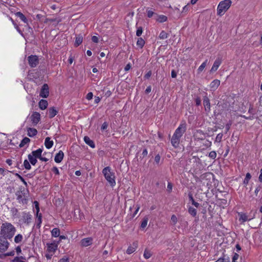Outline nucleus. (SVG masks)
I'll use <instances>...</instances> for the list:
<instances>
[{
  "mask_svg": "<svg viewBox=\"0 0 262 262\" xmlns=\"http://www.w3.org/2000/svg\"><path fill=\"white\" fill-rule=\"evenodd\" d=\"M24 166L25 169L29 170L31 169V166L27 160H25L24 162Z\"/></svg>",
  "mask_w": 262,
  "mask_h": 262,
  "instance_id": "nucleus-37",
  "label": "nucleus"
},
{
  "mask_svg": "<svg viewBox=\"0 0 262 262\" xmlns=\"http://www.w3.org/2000/svg\"><path fill=\"white\" fill-rule=\"evenodd\" d=\"M180 142V125L177 128L172 137L171 140V143L172 146L175 147H178L179 146Z\"/></svg>",
  "mask_w": 262,
  "mask_h": 262,
  "instance_id": "nucleus-4",
  "label": "nucleus"
},
{
  "mask_svg": "<svg viewBox=\"0 0 262 262\" xmlns=\"http://www.w3.org/2000/svg\"><path fill=\"white\" fill-rule=\"evenodd\" d=\"M51 235L53 237H57L60 235V230L59 228H55L51 231Z\"/></svg>",
  "mask_w": 262,
  "mask_h": 262,
  "instance_id": "nucleus-25",
  "label": "nucleus"
},
{
  "mask_svg": "<svg viewBox=\"0 0 262 262\" xmlns=\"http://www.w3.org/2000/svg\"><path fill=\"white\" fill-rule=\"evenodd\" d=\"M15 15L19 17L23 22L28 24V19L26 17L20 12H17L15 13Z\"/></svg>",
  "mask_w": 262,
  "mask_h": 262,
  "instance_id": "nucleus-23",
  "label": "nucleus"
},
{
  "mask_svg": "<svg viewBox=\"0 0 262 262\" xmlns=\"http://www.w3.org/2000/svg\"><path fill=\"white\" fill-rule=\"evenodd\" d=\"M93 93L92 92H89L86 95V98L88 100H91L93 98Z\"/></svg>",
  "mask_w": 262,
  "mask_h": 262,
  "instance_id": "nucleus-49",
  "label": "nucleus"
},
{
  "mask_svg": "<svg viewBox=\"0 0 262 262\" xmlns=\"http://www.w3.org/2000/svg\"><path fill=\"white\" fill-rule=\"evenodd\" d=\"M28 160H29V162H30V163L32 165H34L36 164V163L37 162L36 158H35V157H33V156L31 155V154L28 155Z\"/></svg>",
  "mask_w": 262,
  "mask_h": 262,
  "instance_id": "nucleus-26",
  "label": "nucleus"
},
{
  "mask_svg": "<svg viewBox=\"0 0 262 262\" xmlns=\"http://www.w3.org/2000/svg\"><path fill=\"white\" fill-rule=\"evenodd\" d=\"M151 75V72L148 71L144 76L145 79H148Z\"/></svg>",
  "mask_w": 262,
  "mask_h": 262,
  "instance_id": "nucleus-55",
  "label": "nucleus"
},
{
  "mask_svg": "<svg viewBox=\"0 0 262 262\" xmlns=\"http://www.w3.org/2000/svg\"><path fill=\"white\" fill-rule=\"evenodd\" d=\"M23 239V235H21L20 234H18L15 236L14 242L16 243H19L22 241Z\"/></svg>",
  "mask_w": 262,
  "mask_h": 262,
  "instance_id": "nucleus-32",
  "label": "nucleus"
},
{
  "mask_svg": "<svg viewBox=\"0 0 262 262\" xmlns=\"http://www.w3.org/2000/svg\"><path fill=\"white\" fill-rule=\"evenodd\" d=\"M15 252L14 251H11L10 252H7L5 254V256H13L14 255Z\"/></svg>",
  "mask_w": 262,
  "mask_h": 262,
  "instance_id": "nucleus-59",
  "label": "nucleus"
},
{
  "mask_svg": "<svg viewBox=\"0 0 262 262\" xmlns=\"http://www.w3.org/2000/svg\"><path fill=\"white\" fill-rule=\"evenodd\" d=\"M222 63V59L220 58H217L213 63V64L211 69L210 72H213L216 71Z\"/></svg>",
  "mask_w": 262,
  "mask_h": 262,
  "instance_id": "nucleus-12",
  "label": "nucleus"
},
{
  "mask_svg": "<svg viewBox=\"0 0 262 262\" xmlns=\"http://www.w3.org/2000/svg\"><path fill=\"white\" fill-rule=\"evenodd\" d=\"M208 62V60L206 59L204 62H203L202 64L199 67L198 69V71L199 73H201L203 71L204 69L206 67L207 63Z\"/></svg>",
  "mask_w": 262,
  "mask_h": 262,
  "instance_id": "nucleus-33",
  "label": "nucleus"
},
{
  "mask_svg": "<svg viewBox=\"0 0 262 262\" xmlns=\"http://www.w3.org/2000/svg\"><path fill=\"white\" fill-rule=\"evenodd\" d=\"M260 173L259 174V176L258 177L259 181L262 183V168L260 169Z\"/></svg>",
  "mask_w": 262,
  "mask_h": 262,
  "instance_id": "nucleus-64",
  "label": "nucleus"
},
{
  "mask_svg": "<svg viewBox=\"0 0 262 262\" xmlns=\"http://www.w3.org/2000/svg\"><path fill=\"white\" fill-rule=\"evenodd\" d=\"M30 118L31 119L32 124L34 125H36L40 120V115L39 113L34 112L31 116Z\"/></svg>",
  "mask_w": 262,
  "mask_h": 262,
  "instance_id": "nucleus-10",
  "label": "nucleus"
},
{
  "mask_svg": "<svg viewBox=\"0 0 262 262\" xmlns=\"http://www.w3.org/2000/svg\"><path fill=\"white\" fill-rule=\"evenodd\" d=\"M238 257H239V255L236 253H234L233 256L232 257V259L236 260L238 258Z\"/></svg>",
  "mask_w": 262,
  "mask_h": 262,
  "instance_id": "nucleus-63",
  "label": "nucleus"
},
{
  "mask_svg": "<svg viewBox=\"0 0 262 262\" xmlns=\"http://www.w3.org/2000/svg\"><path fill=\"white\" fill-rule=\"evenodd\" d=\"M52 171L57 175L59 174V171L57 167L54 166L52 168Z\"/></svg>",
  "mask_w": 262,
  "mask_h": 262,
  "instance_id": "nucleus-46",
  "label": "nucleus"
},
{
  "mask_svg": "<svg viewBox=\"0 0 262 262\" xmlns=\"http://www.w3.org/2000/svg\"><path fill=\"white\" fill-rule=\"evenodd\" d=\"M27 132L28 135L30 137L35 136L37 133V130L33 128H29L27 130Z\"/></svg>",
  "mask_w": 262,
  "mask_h": 262,
  "instance_id": "nucleus-24",
  "label": "nucleus"
},
{
  "mask_svg": "<svg viewBox=\"0 0 262 262\" xmlns=\"http://www.w3.org/2000/svg\"><path fill=\"white\" fill-rule=\"evenodd\" d=\"M34 204H35V209L36 211V216H38V215L39 214L38 213L39 211V204L37 201H35Z\"/></svg>",
  "mask_w": 262,
  "mask_h": 262,
  "instance_id": "nucleus-41",
  "label": "nucleus"
},
{
  "mask_svg": "<svg viewBox=\"0 0 262 262\" xmlns=\"http://www.w3.org/2000/svg\"><path fill=\"white\" fill-rule=\"evenodd\" d=\"M92 40L93 41V42H94L95 43H97L98 42L99 39L97 36H93L92 37Z\"/></svg>",
  "mask_w": 262,
  "mask_h": 262,
  "instance_id": "nucleus-57",
  "label": "nucleus"
},
{
  "mask_svg": "<svg viewBox=\"0 0 262 262\" xmlns=\"http://www.w3.org/2000/svg\"><path fill=\"white\" fill-rule=\"evenodd\" d=\"M11 212L13 216H16L18 213V210L15 208H13L11 209Z\"/></svg>",
  "mask_w": 262,
  "mask_h": 262,
  "instance_id": "nucleus-44",
  "label": "nucleus"
},
{
  "mask_svg": "<svg viewBox=\"0 0 262 262\" xmlns=\"http://www.w3.org/2000/svg\"><path fill=\"white\" fill-rule=\"evenodd\" d=\"M53 145V141L50 137H47L45 141V145L47 149L51 148Z\"/></svg>",
  "mask_w": 262,
  "mask_h": 262,
  "instance_id": "nucleus-19",
  "label": "nucleus"
},
{
  "mask_svg": "<svg viewBox=\"0 0 262 262\" xmlns=\"http://www.w3.org/2000/svg\"><path fill=\"white\" fill-rule=\"evenodd\" d=\"M231 124H232L231 122H230L229 123H228L227 124H226L225 128H226V132H228L230 129Z\"/></svg>",
  "mask_w": 262,
  "mask_h": 262,
  "instance_id": "nucleus-54",
  "label": "nucleus"
},
{
  "mask_svg": "<svg viewBox=\"0 0 262 262\" xmlns=\"http://www.w3.org/2000/svg\"><path fill=\"white\" fill-rule=\"evenodd\" d=\"M232 4L231 0H224L220 2L217 8V14L219 16L223 15L229 9Z\"/></svg>",
  "mask_w": 262,
  "mask_h": 262,
  "instance_id": "nucleus-3",
  "label": "nucleus"
},
{
  "mask_svg": "<svg viewBox=\"0 0 262 262\" xmlns=\"http://www.w3.org/2000/svg\"><path fill=\"white\" fill-rule=\"evenodd\" d=\"M148 221V217H144L143 218V220L141 222V226H140L141 228L144 229L146 227V226L147 225Z\"/></svg>",
  "mask_w": 262,
  "mask_h": 262,
  "instance_id": "nucleus-30",
  "label": "nucleus"
},
{
  "mask_svg": "<svg viewBox=\"0 0 262 262\" xmlns=\"http://www.w3.org/2000/svg\"><path fill=\"white\" fill-rule=\"evenodd\" d=\"M37 226H38V227H40V225L41 223V214L40 213L37 216Z\"/></svg>",
  "mask_w": 262,
  "mask_h": 262,
  "instance_id": "nucleus-43",
  "label": "nucleus"
},
{
  "mask_svg": "<svg viewBox=\"0 0 262 262\" xmlns=\"http://www.w3.org/2000/svg\"><path fill=\"white\" fill-rule=\"evenodd\" d=\"M209 157L212 159H214L216 157V152L214 151H212L210 152V153L209 154Z\"/></svg>",
  "mask_w": 262,
  "mask_h": 262,
  "instance_id": "nucleus-40",
  "label": "nucleus"
},
{
  "mask_svg": "<svg viewBox=\"0 0 262 262\" xmlns=\"http://www.w3.org/2000/svg\"><path fill=\"white\" fill-rule=\"evenodd\" d=\"M82 40H83V38H82V36L78 35V36H77L76 38L75 46L76 47H78V46H79L82 43Z\"/></svg>",
  "mask_w": 262,
  "mask_h": 262,
  "instance_id": "nucleus-28",
  "label": "nucleus"
},
{
  "mask_svg": "<svg viewBox=\"0 0 262 262\" xmlns=\"http://www.w3.org/2000/svg\"><path fill=\"white\" fill-rule=\"evenodd\" d=\"M30 141V140L29 138H27V137H25L21 141L20 143L19 144V146L20 147H23V146H24L26 144H28V143H29V142Z\"/></svg>",
  "mask_w": 262,
  "mask_h": 262,
  "instance_id": "nucleus-29",
  "label": "nucleus"
},
{
  "mask_svg": "<svg viewBox=\"0 0 262 262\" xmlns=\"http://www.w3.org/2000/svg\"><path fill=\"white\" fill-rule=\"evenodd\" d=\"M102 173L105 179L112 187H114L116 185L115 173L112 171L110 166H107L103 169Z\"/></svg>",
  "mask_w": 262,
  "mask_h": 262,
  "instance_id": "nucleus-2",
  "label": "nucleus"
},
{
  "mask_svg": "<svg viewBox=\"0 0 262 262\" xmlns=\"http://www.w3.org/2000/svg\"><path fill=\"white\" fill-rule=\"evenodd\" d=\"M9 243L7 239L0 236V252H5L8 248Z\"/></svg>",
  "mask_w": 262,
  "mask_h": 262,
  "instance_id": "nucleus-6",
  "label": "nucleus"
},
{
  "mask_svg": "<svg viewBox=\"0 0 262 262\" xmlns=\"http://www.w3.org/2000/svg\"><path fill=\"white\" fill-rule=\"evenodd\" d=\"M58 262H69V259L67 257H63V258H61Z\"/></svg>",
  "mask_w": 262,
  "mask_h": 262,
  "instance_id": "nucleus-53",
  "label": "nucleus"
},
{
  "mask_svg": "<svg viewBox=\"0 0 262 262\" xmlns=\"http://www.w3.org/2000/svg\"><path fill=\"white\" fill-rule=\"evenodd\" d=\"M59 242H56L54 241L53 243H47V251L49 253H55V251L57 250L58 248V244Z\"/></svg>",
  "mask_w": 262,
  "mask_h": 262,
  "instance_id": "nucleus-7",
  "label": "nucleus"
},
{
  "mask_svg": "<svg viewBox=\"0 0 262 262\" xmlns=\"http://www.w3.org/2000/svg\"><path fill=\"white\" fill-rule=\"evenodd\" d=\"M58 113V111L55 109V107H52L49 108L48 113L49 117L50 118H52L55 117Z\"/></svg>",
  "mask_w": 262,
  "mask_h": 262,
  "instance_id": "nucleus-18",
  "label": "nucleus"
},
{
  "mask_svg": "<svg viewBox=\"0 0 262 262\" xmlns=\"http://www.w3.org/2000/svg\"><path fill=\"white\" fill-rule=\"evenodd\" d=\"M11 20L12 21V23H13V25L15 26V28L17 30V31L19 32V33H20L23 36V33H22L21 31L20 30V29L18 27V26L14 22V21L12 20V18H11Z\"/></svg>",
  "mask_w": 262,
  "mask_h": 262,
  "instance_id": "nucleus-42",
  "label": "nucleus"
},
{
  "mask_svg": "<svg viewBox=\"0 0 262 262\" xmlns=\"http://www.w3.org/2000/svg\"><path fill=\"white\" fill-rule=\"evenodd\" d=\"M177 75V72L174 70H172L171 71V77L172 78H176Z\"/></svg>",
  "mask_w": 262,
  "mask_h": 262,
  "instance_id": "nucleus-58",
  "label": "nucleus"
},
{
  "mask_svg": "<svg viewBox=\"0 0 262 262\" xmlns=\"http://www.w3.org/2000/svg\"><path fill=\"white\" fill-rule=\"evenodd\" d=\"M188 198L189 202H191L195 207L198 208L200 206V204L194 201L192 194L190 192L188 193Z\"/></svg>",
  "mask_w": 262,
  "mask_h": 262,
  "instance_id": "nucleus-21",
  "label": "nucleus"
},
{
  "mask_svg": "<svg viewBox=\"0 0 262 262\" xmlns=\"http://www.w3.org/2000/svg\"><path fill=\"white\" fill-rule=\"evenodd\" d=\"M49 95V90L48 85L44 84L41 89L39 96L42 98H47Z\"/></svg>",
  "mask_w": 262,
  "mask_h": 262,
  "instance_id": "nucleus-9",
  "label": "nucleus"
},
{
  "mask_svg": "<svg viewBox=\"0 0 262 262\" xmlns=\"http://www.w3.org/2000/svg\"><path fill=\"white\" fill-rule=\"evenodd\" d=\"M32 221V215L29 212H23L21 213L19 222L22 224H25L29 225Z\"/></svg>",
  "mask_w": 262,
  "mask_h": 262,
  "instance_id": "nucleus-5",
  "label": "nucleus"
},
{
  "mask_svg": "<svg viewBox=\"0 0 262 262\" xmlns=\"http://www.w3.org/2000/svg\"><path fill=\"white\" fill-rule=\"evenodd\" d=\"M64 157V154L62 151L59 150L55 156L54 160L56 163H60L63 160Z\"/></svg>",
  "mask_w": 262,
  "mask_h": 262,
  "instance_id": "nucleus-15",
  "label": "nucleus"
},
{
  "mask_svg": "<svg viewBox=\"0 0 262 262\" xmlns=\"http://www.w3.org/2000/svg\"><path fill=\"white\" fill-rule=\"evenodd\" d=\"M48 105V101L46 100L41 99L39 101L38 103V105L39 108L41 110H45L47 108Z\"/></svg>",
  "mask_w": 262,
  "mask_h": 262,
  "instance_id": "nucleus-17",
  "label": "nucleus"
},
{
  "mask_svg": "<svg viewBox=\"0 0 262 262\" xmlns=\"http://www.w3.org/2000/svg\"><path fill=\"white\" fill-rule=\"evenodd\" d=\"M84 141L85 143L89 145L92 148H94L95 146V143L88 136H85L84 137Z\"/></svg>",
  "mask_w": 262,
  "mask_h": 262,
  "instance_id": "nucleus-22",
  "label": "nucleus"
},
{
  "mask_svg": "<svg viewBox=\"0 0 262 262\" xmlns=\"http://www.w3.org/2000/svg\"><path fill=\"white\" fill-rule=\"evenodd\" d=\"M54 253H49L46 254L45 256L48 259H51Z\"/></svg>",
  "mask_w": 262,
  "mask_h": 262,
  "instance_id": "nucleus-52",
  "label": "nucleus"
},
{
  "mask_svg": "<svg viewBox=\"0 0 262 262\" xmlns=\"http://www.w3.org/2000/svg\"><path fill=\"white\" fill-rule=\"evenodd\" d=\"M188 212L190 215H191L192 216L194 217L196 215L197 211L195 208H194L192 207H189L188 208Z\"/></svg>",
  "mask_w": 262,
  "mask_h": 262,
  "instance_id": "nucleus-31",
  "label": "nucleus"
},
{
  "mask_svg": "<svg viewBox=\"0 0 262 262\" xmlns=\"http://www.w3.org/2000/svg\"><path fill=\"white\" fill-rule=\"evenodd\" d=\"M42 152V149L41 148H38L36 150L32 151L31 155L33 157L38 158L39 159L40 157L41 156V153Z\"/></svg>",
  "mask_w": 262,
  "mask_h": 262,
  "instance_id": "nucleus-20",
  "label": "nucleus"
},
{
  "mask_svg": "<svg viewBox=\"0 0 262 262\" xmlns=\"http://www.w3.org/2000/svg\"><path fill=\"white\" fill-rule=\"evenodd\" d=\"M195 104L196 105L199 106L201 104V99L199 97H197L195 99Z\"/></svg>",
  "mask_w": 262,
  "mask_h": 262,
  "instance_id": "nucleus-51",
  "label": "nucleus"
},
{
  "mask_svg": "<svg viewBox=\"0 0 262 262\" xmlns=\"http://www.w3.org/2000/svg\"><path fill=\"white\" fill-rule=\"evenodd\" d=\"M143 32L142 27H138L137 31H136V35L137 36H140Z\"/></svg>",
  "mask_w": 262,
  "mask_h": 262,
  "instance_id": "nucleus-39",
  "label": "nucleus"
},
{
  "mask_svg": "<svg viewBox=\"0 0 262 262\" xmlns=\"http://www.w3.org/2000/svg\"><path fill=\"white\" fill-rule=\"evenodd\" d=\"M15 250H16V252L17 255H19L21 253V248L20 246H17L15 248Z\"/></svg>",
  "mask_w": 262,
  "mask_h": 262,
  "instance_id": "nucleus-60",
  "label": "nucleus"
},
{
  "mask_svg": "<svg viewBox=\"0 0 262 262\" xmlns=\"http://www.w3.org/2000/svg\"><path fill=\"white\" fill-rule=\"evenodd\" d=\"M222 137L223 135L222 134H219L216 137L215 141L216 142H220L222 140Z\"/></svg>",
  "mask_w": 262,
  "mask_h": 262,
  "instance_id": "nucleus-48",
  "label": "nucleus"
},
{
  "mask_svg": "<svg viewBox=\"0 0 262 262\" xmlns=\"http://www.w3.org/2000/svg\"><path fill=\"white\" fill-rule=\"evenodd\" d=\"M145 45V41L141 38H138L137 41V45L141 49H142Z\"/></svg>",
  "mask_w": 262,
  "mask_h": 262,
  "instance_id": "nucleus-27",
  "label": "nucleus"
},
{
  "mask_svg": "<svg viewBox=\"0 0 262 262\" xmlns=\"http://www.w3.org/2000/svg\"><path fill=\"white\" fill-rule=\"evenodd\" d=\"M29 64L32 68H35L39 63L38 57L36 55H31L28 58Z\"/></svg>",
  "mask_w": 262,
  "mask_h": 262,
  "instance_id": "nucleus-8",
  "label": "nucleus"
},
{
  "mask_svg": "<svg viewBox=\"0 0 262 262\" xmlns=\"http://www.w3.org/2000/svg\"><path fill=\"white\" fill-rule=\"evenodd\" d=\"M154 14V12L153 11H152L151 10H147V15L149 18L151 17Z\"/></svg>",
  "mask_w": 262,
  "mask_h": 262,
  "instance_id": "nucleus-50",
  "label": "nucleus"
},
{
  "mask_svg": "<svg viewBox=\"0 0 262 262\" xmlns=\"http://www.w3.org/2000/svg\"><path fill=\"white\" fill-rule=\"evenodd\" d=\"M251 178V176L250 173H247L246 175V177L244 179V184L246 185H247L249 183V181Z\"/></svg>",
  "mask_w": 262,
  "mask_h": 262,
  "instance_id": "nucleus-34",
  "label": "nucleus"
},
{
  "mask_svg": "<svg viewBox=\"0 0 262 262\" xmlns=\"http://www.w3.org/2000/svg\"><path fill=\"white\" fill-rule=\"evenodd\" d=\"M203 105L206 112H209L210 111V100L206 95L203 97Z\"/></svg>",
  "mask_w": 262,
  "mask_h": 262,
  "instance_id": "nucleus-11",
  "label": "nucleus"
},
{
  "mask_svg": "<svg viewBox=\"0 0 262 262\" xmlns=\"http://www.w3.org/2000/svg\"><path fill=\"white\" fill-rule=\"evenodd\" d=\"M137 247H138L137 242H134L133 243L132 245H130L128 247V248L126 250V253L128 254H130L133 253V252H134L135 251Z\"/></svg>",
  "mask_w": 262,
  "mask_h": 262,
  "instance_id": "nucleus-13",
  "label": "nucleus"
},
{
  "mask_svg": "<svg viewBox=\"0 0 262 262\" xmlns=\"http://www.w3.org/2000/svg\"><path fill=\"white\" fill-rule=\"evenodd\" d=\"M167 37V33L164 31H162L160 35H159V38L162 39H164Z\"/></svg>",
  "mask_w": 262,
  "mask_h": 262,
  "instance_id": "nucleus-36",
  "label": "nucleus"
},
{
  "mask_svg": "<svg viewBox=\"0 0 262 262\" xmlns=\"http://www.w3.org/2000/svg\"><path fill=\"white\" fill-rule=\"evenodd\" d=\"M16 232L15 227L10 223L5 222L2 224L1 228V236L7 239H11Z\"/></svg>",
  "mask_w": 262,
  "mask_h": 262,
  "instance_id": "nucleus-1",
  "label": "nucleus"
},
{
  "mask_svg": "<svg viewBox=\"0 0 262 262\" xmlns=\"http://www.w3.org/2000/svg\"><path fill=\"white\" fill-rule=\"evenodd\" d=\"M171 221L173 224H175L177 222V217L175 215H172L171 217Z\"/></svg>",
  "mask_w": 262,
  "mask_h": 262,
  "instance_id": "nucleus-47",
  "label": "nucleus"
},
{
  "mask_svg": "<svg viewBox=\"0 0 262 262\" xmlns=\"http://www.w3.org/2000/svg\"><path fill=\"white\" fill-rule=\"evenodd\" d=\"M16 175L18 176V177L19 178V179L21 180V182H23V183L25 185L27 184V183L25 181L24 179L21 176H20L19 174H16Z\"/></svg>",
  "mask_w": 262,
  "mask_h": 262,
  "instance_id": "nucleus-61",
  "label": "nucleus"
},
{
  "mask_svg": "<svg viewBox=\"0 0 262 262\" xmlns=\"http://www.w3.org/2000/svg\"><path fill=\"white\" fill-rule=\"evenodd\" d=\"M108 127V124L106 122H104L101 125V129L102 130H105Z\"/></svg>",
  "mask_w": 262,
  "mask_h": 262,
  "instance_id": "nucleus-45",
  "label": "nucleus"
},
{
  "mask_svg": "<svg viewBox=\"0 0 262 262\" xmlns=\"http://www.w3.org/2000/svg\"><path fill=\"white\" fill-rule=\"evenodd\" d=\"M93 239L91 237H87L81 241V245L83 247H87L92 244Z\"/></svg>",
  "mask_w": 262,
  "mask_h": 262,
  "instance_id": "nucleus-14",
  "label": "nucleus"
},
{
  "mask_svg": "<svg viewBox=\"0 0 262 262\" xmlns=\"http://www.w3.org/2000/svg\"><path fill=\"white\" fill-rule=\"evenodd\" d=\"M220 84V81L218 79L213 80L210 84V88L212 91L216 90Z\"/></svg>",
  "mask_w": 262,
  "mask_h": 262,
  "instance_id": "nucleus-16",
  "label": "nucleus"
},
{
  "mask_svg": "<svg viewBox=\"0 0 262 262\" xmlns=\"http://www.w3.org/2000/svg\"><path fill=\"white\" fill-rule=\"evenodd\" d=\"M160 160V156L159 155H157L156 156L155 158V161L156 162L157 164H158Z\"/></svg>",
  "mask_w": 262,
  "mask_h": 262,
  "instance_id": "nucleus-56",
  "label": "nucleus"
},
{
  "mask_svg": "<svg viewBox=\"0 0 262 262\" xmlns=\"http://www.w3.org/2000/svg\"><path fill=\"white\" fill-rule=\"evenodd\" d=\"M167 17L164 15H161L158 17L157 20L160 23H163L167 20Z\"/></svg>",
  "mask_w": 262,
  "mask_h": 262,
  "instance_id": "nucleus-35",
  "label": "nucleus"
},
{
  "mask_svg": "<svg viewBox=\"0 0 262 262\" xmlns=\"http://www.w3.org/2000/svg\"><path fill=\"white\" fill-rule=\"evenodd\" d=\"M144 257L146 259H148L151 256V254L150 252L147 250H145L144 252Z\"/></svg>",
  "mask_w": 262,
  "mask_h": 262,
  "instance_id": "nucleus-38",
  "label": "nucleus"
},
{
  "mask_svg": "<svg viewBox=\"0 0 262 262\" xmlns=\"http://www.w3.org/2000/svg\"><path fill=\"white\" fill-rule=\"evenodd\" d=\"M186 129V125L181 123V133L185 132Z\"/></svg>",
  "mask_w": 262,
  "mask_h": 262,
  "instance_id": "nucleus-62",
  "label": "nucleus"
}]
</instances>
